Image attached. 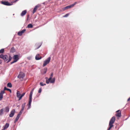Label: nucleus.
I'll use <instances>...</instances> for the list:
<instances>
[{"instance_id":"34","label":"nucleus","mask_w":130,"mask_h":130,"mask_svg":"<svg viewBox=\"0 0 130 130\" xmlns=\"http://www.w3.org/2000/svg\"><path fill=\"white\" fill-rule=\"evenodd\" d=\"M22 113L21 112V111H20L17 115L19 116H20Z\"/></svg>"},{"instance_id":"19","label":"nucleus","mask_w":130,"mask_h":130,"mask_svg":"<svg viewBox=\"0 0 130 130\" xmlns=\"http://www.w3.org/2000/svg\"><path fill=\"white\" fill-rule=\"evenodd\" d=\"M21 95L20 91H17V97L19 98Z\"/></svg>"},{"instance_id":"2","label":"nucleus","mask_w":130,"mask_h":130,"mask_svg":"<svg viewBox=\"0 0 130 130\" xmlns=\"http://www.w3.org/2000/svg\"><path fill=\"white\" fill-rule=\"evenodd\" d=\"M13 58L14 59V61H13L10 62V63L11 64H12V63L16 62L19 59L18 55H14L13 57Z\"/></svg>"},{"instance_id":"32","label":"nucleus","mask_w":130,"mask_h":130,"mask_svg":"<svg viewBox=\"0 0 130 130\" xmlns=\"http://www.w3.org/2000/svg\"><path fill=\"white\" fill-rule=\"evenodd\" d=\"M23 96H22L21 95H20V96L19 98V99L18 100L19 101L20 100L22 99V98Z\"/></svg>"},{"instance_id":"23","label":"nucleus","mask_w":130,"mask_h":130,"mask_svg":"<svg viewBox=\"0 0 130 130\" xmlns=\"http://www.w3.org/2000/svg\"><path fill=\"white\" fill-rule=\"evenodd\" d=\"M7 86L8 87L11 88L12 87V85L11 83H8L7 84Z\"/></svg>"},{"instance_id":"36","label":"nucleus","mask_w":130,"mask_h":130,"mask_svg":"<svg viewBox=\"0 0 130 130\" xmlns=\"http://www.w3.org/2000/svg\"><path fill=\"white\" fill-rule=\"evenodd\" d=\"M69 15V14H67L65 15L63 17H67Z\"/></svg>"},{"instance_id":"28","label":"nucleus","mask_w":130,"mask_h":130,"mask_svg":"<svg viewBox=\"0 0 130 130\" xmlns=\"http://www.w3.org/2000/svg\"><path fill=\"white\" fill-rule=\"evenodd\" d=\"M4 52V49L3 48L2 49L0 50V53H3Z\"/></svg>"},{"instance_id":"15","label":"nucleus","mask_w":130,"mask_h":130,"mask_svg":"<svg viewBox=\"0 0 130 130\" xmlns=\"http://www.w3.org/2000/svg\"><path fill=\"white\" fill-rule=\"evenodd\" d=\"M27 11L26 10H25L22 11L21 13V15L22 16H23L26 13Z\"/></svg>"},{"instance_id":"20","label":"nucleus","mask_w":130,"mask_h":130,"mask_svg":"<svg viewBox=\"0 0 130 130\" xmlns=\"http://www.w3.org/2000/svg\"><path fill=\"white\" fill-rule=\"evenodd\" d=\"M55 78H53L50 80V83H53L55 82Z\"/></svg>"},{"instance_id":"12","label":"nucleus","mask_w":130,"mask_h":130,"mask_svg":"<svg viewBox=\"0 0 130 130\" xmlns=\"http://www.w3.org/2000/svg\"><path fill=\"white\" fill-rule=\"evenodd\" d=\"M9 126V123H6L5 125L4 126L3 129L2 130H5L8 128Z\"/></svg>"},{"instance_id":"26","label":"nucleus","mask_w":130,"mask_h":130,"mask_svg":"<svg viewBox=\"0 0 130 130\" xmlns=\"http://www.w3.org/2000/svg\"><path fill=\"white\" fill-rule=\"evenodd\" d=\"M27 27L28 28H32L33 27V26L31 24H29L27 26Z\"/></svg>"},{"instance_id":"6","label":"nucleus","mask_w":130,"mask_h":130,"mask_svg":"<svg viewBox=\"0 0 130 130\" xmlns=\"http://www.w3.org/2000/svg\"><path fill=\"white\" fill-rule=\"evenodd\" d=\"M2 4L7 6H11L13 4L12 3H10L9 2L6 1L2 2H1Z\"/></svg>"},{"instance_id":"51","label":"nucleus","mask_w":130,"mask_h":130,"mask_svg":"<svg viewBox=\"0 0 130 130\" xmlns=\"http://www.w3.org/2000/svg\"><path fill=\"white\" fill-rule=\"evenodd\" d=\"M127 104H126V105H125V106H126V105H127Z\"/></svg>"},{"instance_id":"40","label":"nucleus","mask_w":130,"mask_h":130,"mask_svg":"<svg viewBox=\"0 0 130 130\" xmlns=\"http://www.w3.org/2000/svg\"><path fill=\"white\" fill-rule=\"evenodd\" d=\"M19 0H15V1H14L13 2H11V3H15L16 2H17V1H18Z\"/></svg>"},{"instance_id":"47","label":"nucleus","mask_w":130,"mask_h":130,"mask_svg":"<svg viewBox=\"0 0 130 130\" xmlns=\"http://www.w3.org/2000/svg\"><path fill=\"white\" fill-rule=\"evenodd\" d=\"M23 110H22V109H21V110L20 111H21V112L22 113V112H23Z\"/></svg>"},{"instance_id":"38","label":"nucleus","mask_w":130,"mask_h":130,"mask_svg":"<svg viewBox=\"0 0 130 130\" xmlns=\"http://www.w3.org/2000/svg\"><path fill=\"white\" fill-rule=\"evenodd\" d=\"M7 90L9 91L10 92V93L11 92V91L10 89L8 88Z\"/></svg>"},{"instance_id":"29","label":"nucleus","mask_w":130,"mask_h":130,"mask_svg":"<svg viewBox=\"0 0 130 130\" xmlns=\"http://www.w3.org/2000/svg\"><path fill=\"white\" fill-rule=\"evenodd\" d=\"M53 73H51V74L50 77L49 78V80H51L52 79V78L53 76Z\"/></svg>"},{"instance_id":"49","label":"nucleus","mask_w":130,"mask_h":130,"mask_svg":"<svg viewBox=\"0 0 130 130\" xmlns=\"http://www.w3.org/2000/svg\"><path fill=\"white\" fill-rule=\"evenodd\" d=\"M119 111V110H117V111H116V112H118V111Z\"/></svg>"},{"instance_id":"27","label":"nucleus","mask_w":130,"mask_h":130,"mask_svg":"<svg viewBox=\"0 0 130 130\" xmlns=\"http://www.w3.org/2000/svg\"><path fill=\"white\" fill-rule=\"evenodd\" d=\"M109 127L108 128L107 130H110L111 128L113 127V125H111L109 124Z\"/></svg>"},{"instance_id":"10","label":"nucleus","mask_w":130,"mask_h":130,"mask_svg":"<svg viewBox=\"0 0 130 130\" xmlns=\"http://www.w3.org/2000/svg\"><path fill=\"white\" fill-rule=\"evenodd\" d=\"M4 91H1L0 93V101L3 98V94L4 93Z\"/></svg>"},{"instance_id":"4","label":"nucleus","mask_w":130,"mask_h":130,"mask_svg":"<svg viewBox=\"0 0 130 130\" xmlns=\"http://www.w3.org/2000/svg\"><path fill=\"white\" fill-rule=\"evenodd\" d=\"M25 76V74L24 73L21 72H20L18 76V77L20 79L23 78Z\"/></svg>"},{"instance_id":"42","label":"nucleus","mask_w":130,"mask_h":130,"mask_svg":"<svg viewBox=\"0 0 130 130\" xmlns=\"http://www.w3.org/2000/svg\"><path fill=\"white\" fill-rule=\"evenodd\" d=\"M25 92H24V93H23L21 95L23 96L25 94Z\"/></svg>"},{"instance_id":"22","label":"nucleus","mask_w":130,"mask_h":130,"mask_svg":"<svg viewBox=\"0 0 130 130\" xmlns=\"http://www.w3.org/2000/svg\"><path fill=\"white\" fill-rule=\"evenodd\" d=\"M15 51V50L14 47H12L11 49L10 52L12 53H13Z\"/></svg>"},{"instance_id":"3","label":"nucleus","mask_w":130,"mask_h":130,"mask_svg":"<svg viewBox=\"0 0 130 130\" xmlns=\"http://www.w3.org/2000/svg\"><path fill=\"white\" fill-rule=\"evenodd\" d=\"M51 58V57H48L46 60L44 61L43 65V67L46 66L47 64L49 63L50 60Z\"/></svg>"},{"instance_id":"14","label":"nucleus","mask_w":130,"mask_h":130,"mask_svg":"<svg viewBox=\"0 0 130 130\" xmlns=\"http://www.w3.org/2000/svg\"><path fill=\"white\" fill-rule=\"evenodd\" d=\"M73 7V5H70L69 6H67L64 8L63 10H64L65 9L70 8L72 7Z\"/></svg>"},{"instance_id":"5","label":"nucleus","mask_w":130,"mask_h":130,"mask_svg":"<svg viewBox=\"0 0 130 130\" xmlns=\"http://www.w3.org/2000/svg\"><path fill=\"white\" fill-rule=\"evenodd\" d=\"M115 120V118L114 116L113 117L110 119L109 124L111 125H113Z\"/></svg>"},{"instance_id":"31","label":"nucleus","mask_w":130,"mask_h":130,"mask_svg":"<svg viewBox=\"0 0 130 130\" xmlns=\"http://www.w3.org/2000/svg\"><path fill=\"white\" fill-rule=\"evenodd\" d=\"M49 80V79L48 78V80H46V84H48L50 82V80Z\"/></svg>"},{"instance_id":"17","label":"nucleus","mask_w":130,"mask_h":130,"mask_svg":"<svg viewBox=\"0 0 130 130\" xmlns=\"http://www.w3.org/2000/svg\"><path fill=\"white\" fill-rule=\"evenodd\" d=\"M33 93L32 91H31L29 96V99H32V96Z\"/></svg>"},{"instance_id":"50","label":"nucleus","mask_w":130,"mask_h":130,"mask_svg":"<svg viewBox=\"0 0 130 130\" xmlns=\"http://www.w3.org/2000/svg\"><path fill=\"white\" fill-rule=\"evenodd\" d=\"M46 85V84H43L44 86V85Z\"/></svg>"},{"instance_id":"33","label":"nucleus","mask_w":130,"mask_h":130,"mask_svg":"<svg viewBox=\"0 0 130 130\" xmlns=\"http://www.w3.org/2000/svg\"><path fill=\"white\" fill-rule=\"evenodd\" d=\"M25 31H26V29H24L22 31H21V32L23 34V33Z\"/></svg>"},{"instance_id":"9","label":"nucleus","mask_w":130,"mask_h":130,"mask_svg":"<svg viewBox=\"0 0 130 130\" xmlns=\"http://www.w3.org/2000/svg\"><path fill=\"white\" fill-rule=\"evenodd\" d=\"M39 6H40L39 5H37L35 6L33 10V14H34L36 12L37 10V8L39 7Z\"/></svg>"},{"instance_id":"16","label":"nucleus","mask_w":130,"mask_h":130,"mask_svg":"<svg viewBox=\"0 0 130 130\" xmlns=\"http://www.w3.org/2000/svg\"><path fill=\"white\" fill-rule=\"evenodd\" d=\"M4 110H5V111L6 112H9V107L8 106L6 107L4 109Z\"/></svg>"},{"instance_id":"21","label":"nucleus","mask_w":130,"mask_h":130,"mask_svg":"<svg viewBox=\"0 0 130 130\" xmlns=\"http://www.w3.org/2000/svg\"><path fill=\"white\" fill-rule=\"evenodd\" d=\"M20 117V116H19L18 115H17V116L15 119V120L14 121V123L16 122L18 120Z\"/></svg>"},{"instance_id":"30","label":"nucleus","mask_w":130,"mask_h":130,"mask_svg":"<svg viewBox=\"0 0 130 130\" xmlns=\"http://www.w3.org/2000/svg\"><path fill=\"white\" fill-rule=\"evenodd\" d=\"M18 35L19 36H21L22 34L21 33V31H19L18 33Z\"/></svg>"},{"instance_id":"44","label":"nucleus","mask_w":130,"mask_h":130,"mask_svg":"<svg viewBox=\"0 0 130 130\" xmlns=\"http://www.w3.org/2000/svg\"><path fill=\"white\" fill-rule=\"evenodd\" d=\"M41 46V45L39 46L36 49H38Z\"/></svg>"},{"instance_id":"24","label":"nucleus","mask_w":130,"mask_h":130,"mask_svg":"<svg viewBox=\"0 0 130 130\" xmlns=\"http://www.w3.org/2000/svg\"><path fill=\"white\" fill-rule=\"evenodd\" d=\"M116 116L118 117H120L121 116V112H118L116 114Z\"/></svg>"},{"instance_id":"39","label":"nucleus","mask_w":130,"mask_h":130,"mask_svg":"<svg viewBox=\"0 0 130 130\" xmlns=\"http://www.w3.org/2000/svg\"><path fill=\"white\" fill-rule=\"evenodd\" d=\"M8 88H7L6 87H4V90L3 91H4L5 90H7V89Z\"/></svg>"},{"instance_id":"48","label":"nucleus","mask_w":130,"mask_h":130,"mask_svg":"<svg viewBox=\"0 0 130 130\" xmlns=\"http://www.w3.org/2000/svg\"><path fill=\"white\" fill-rule=\"evenodd\" d=\"M34 89H33L31 91H32V92H33V91H34Z\"/></svg>"},{"instance_id":"43","label":"nucleus","mask_w":130,"mask_h":130,"mask_svg":"<svg viewBox=\"0 0 130 130\" xmlns=\"http://www.w3.org/2000/svg\"><path fill=\"white\" fill-rule=\"evenodd\" d=\"M130 100V97L127 99V101H128Z\"/></svg>"},{"instance_id":"45","label":"nucleus","mask_w":130,"mask_h":130,"mask_svg":"<svg viewBox=\"0 0 130 130\" xmlns=\"http://www.w3.org/2000/svg\"><path fill=\"white\" fill-rule=\"evenodd\" d=\"M45 79H46V80H47L48 79L47 77H45Z\"/></svg>"},{"instance_id":"1","label":"nucleus","mask_w":130,"mask_h":130,"mask_svg":"<svg viewBox=\"0 0 130 130\" xmlns=\"http://www.w3.org/2000/svg\"><path fill=\"white\" fill-rule=\"evenodd\" d=\"M0 58L4 60L5 62L7 61V63L9 62L12 59V57L10 56H9L8 57L7 55H4L2 54L0 55Z\"/></svg>"},{"instance_id":"41","label":"nucleus","mask_w":130,"mask_h":130,"mask_svg":"<svg viewBox=\"0 0 130 130\" xmlns=\"http://www.w3.org/2000/svg\"><path fill=\"white\" fill-rule=\"evenodd\" d=\"M76 2H75L74 3L72 4V5H73V7L76 4Z\"/></svg>"},{"instance_id":"25","label":"nucleus","mask_w":130,"mask_h":130,"mask_svg":"<svg viewBox=\"0 0 130 130\" xmlns=\"http://www.w3.org/2000/svg\"><path fill=\"white\" fill-rule=\"evenodd\" d=\"M25 103L23 104L22 106V110H23L24 109L25 106Z\"/></svg>"},{"instance_id":"46","label":"nucleus","mask_w":130,"mask_h":130,"mask_svg":"<svg viewBox=\"0 0 130 130\" xmlns=\"http://www.w3.org/2000/svg\"><path fill=\"white\" fill-rule=\"evenodd\" d=\"M30 58L29 57H28L27 58V59H28L29 60H30Z\"/></svg>"},{"instance_id":"8","label":"nucleus","mask_w":130,"mask_h":130,"mask_svg":"<svg viewBox=\"0 0 130 130\" xmlns=\"http://www.w3.org/2000/svg\"><path fill=\"white\" fill-rule=\"evenodd\" d=\"M32 99H29L28 103L27 105L28 107L27 109H29L31 107V103L32 102Z\"/></svg>"},{"instance_id":"37","label":"nucleus","mask_w":130,"mask_h":130,"mask_svg":"<svg viewBox=\"0 0 130 130\" xmlns=\"http://www.w3.org/2000/svg\"><path fill=\"white\" fill-rule=\"evenodd\" d=\"M41 88H40L39 89V90L38 91V93H40V92H41Z\"/></svg>"},{"instance_id":"11","label":"nucleus","mask_w":130,"mask_h":130,"mask_svg":"<svg viewBox=\"0 0 130 130\" xmlns=\"http://www.w3.org/2000/svg\"><path fill=\"white\" fill-rule=\"evenodd\" d=\"M41 56L40 57V55L39 54H37L35 57V59L36 60H37L41 59Z\"/></svg>"},{"instance_id":"13","label":"nucleus","mask_w":130,"mask_h":130,"mask_svg":"<svg viewBox=\"0 0 130 130\" xmlns=\"http://www.w3.org/2000/svg\"><path fill=\"white\" fill-rule=\"evenodd\" d=\"M47 71V68H45L41 71V72L43 74H45L46 72Z\"/></svg>"},{"instance_id":"7","label":"nucleus","mask_w":130,"mask_h":130,"mask_svg":"<svg viewBox=\"0 0 130 130\" xmlns=\"http://www.w3.org/2000/svg\"><path fill=\"white\" fill-rule=\"evenodd\" d=\"M15 109H13L10 112V113L9 115V117H13L15 113Z\"/></svg>"},{"instance_id":"18","label":"nucleus","mask_w":130,"mask_h":130,"mask_svg":"<svg viewBox=\"0 0 130 130\" xmlns=\"http://www.w3.org/2000/svg\"><path fill=\"white\" fill-rule=\"evenodd\" d=\"M4 108H3L0 110V116H2L3 114Z\"/></svg>"},{"instance_id":"35","label":"nucleus","mask_w":130,"mask_h":130,"mask_svg":"<svg viewBox=\"0 0 130 130\" xmlns=\"http://www.w3.org/2000/svg\"><path fill=\"white\" fill-rule=\"evenodd\" d=\"M40 85L41 86H44L42 82H40Z\"/></svg>"}]
</instances>
